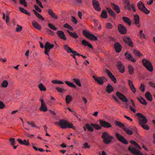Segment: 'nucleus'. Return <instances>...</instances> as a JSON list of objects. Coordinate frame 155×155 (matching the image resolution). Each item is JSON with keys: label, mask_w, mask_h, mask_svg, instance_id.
<instances>
[{"label": "nucleus", "mask_w": 155, "mask_h": 155, "mask_svg": "<svg viewBox=\"0 0 155 155\" xmlns=\"http://www.w3.org/2000/svg\"><path fill=\"white\" fill-rule=\"evenodd\" d=\"M140 98L143 101L140 99L139 98H137V100L141 104L145 105H147V103L146 101L142 97H141Z\"/></svg>", "instance_id": "nucleus-35"}, {"label": "nucleus", "mask_w": 155, "mask_h": 155, "mask_svg": "<svg viewBox=\"0 0 155 155\" xmlns=\"http://www.w3.org/2000/svg\"><path fill=\"white\" fill-rule=\"evenodd\" d=\"M5 107V105L4 103L2 101H0V109H3Z\"/></svg>", "instance_id": "nucleus-60"}, {"label": "nucleus", "mask_w": 155, "mask_h": 155, "mask_svg": "<svg viewBox=\"0 0 155 155\" xmlns=\"http://www.w3.org/2000/svg\"><path fill=\"white\" fill-rule=\"evenodd\" d=\"M17 27L16 28V31L18 32H21L22 31L23 28L22 27L18 25H17Z\"/></svg>", "instance_id": "nucleus-53"}, {"label": "nucleus", "mask_w": 155, "mask_h": 155, "mask_svg": "<svg viewBox=\"0 0 155 155\" xmlns=\"http://www.w3.org/2000/svg\"><path fill=\"white\" fill-rule=\"evenodd\" d=\"M20 3L24 5V7L27 6V3L25 0H20Z\"/></svg>", "instance_id": "nucleus-56"}, {"label": "nucleus", "mask_w": 155, "mask_h": 155, "mask_svg": "<svg viewBox=\"0 0 155 155\" xmlns=\"http://www.w3.org/2000/svg\"><path fill=\"white\" fill-rule=\"evenodd\" d=\"M81 44L84 46H87L92 49H93V47L92 45L85 40H83L82 41Z\"/></svg>", "instance_id": "nucleus-23"}, {"label": "nucleus", "mask_w": 155, "mask_h": 155, "mask_svg": "<svg viewBox=\"0 0 155 155\" xmlns=\"http://www.w3.org/2000/svg\"><path fill=\"white\" fill-rule=\"evenodd\" d=\"M130 142L135 146L136 148L140 150L141 149V147H140L135 141L132 140L130 141Z\"/></svg>", "instance_id": "nucleus-39"}, {"label": "nucleus", "mask_w": 155, "mask_h": 155, "mask_svg": "<svg viewBox=\"0 0 155 155\" xmlns=\"http://www.w3.org/2000/svg\"><path fill=\"white\" fill-rule=\"evenodd\" d=\"M136 115L138 117L139 124L144 129L149 130L150 127L148 125L146 124L148 122V120L146 117L140 113H137Z\"/></svg>", "instance_id": "nucleus-1"}, {"label": "nucleus", "mask_w": 155, "mask_h": 155, "mask_svg": "<svg viewBox=\"0 0 155 155\" xmlns=\"http://www.w3.org/2000/svg\"><path fill=\"white\" fill-rule=\"evenodd\" d=\"M56 125H58L60 127L63 129H65L67 128L73 129L75 130H76V127L73 126V124L69 122L65 119H60L58 122H54Z\"/></svg>", "instance_id": "nucleus-2"}, {"label": "nucleus", "mask_w": 155, "mask_h": 155, "mask_svg": "<svg viewBox=\"0 0 155 155\" xmlns=\"http://www.w3.org/2000/svg\"><path fill=\"white\" fill-rule=\"evenodd\" d=\"M99 123L100 125L104 128H109L112 127V125L110 123L102 120H100Z\"/></svg>", "instance_id": "nucleus-11"}, {"label": "nucleus", "mask_w": 155, "mask_h": 155, "mask_svg": "<svg viewBox=\"0 0 155 155\" xmlns=\"http://www.w3.org/2000/svg\"><path fill=\"white\" fill-rule=\"evenodd\" d=\"M72 100L71 96L69 95H67L65 98V100L67 104H69Z\"/></svg>", "instance_id": "nucleus-40"}, {"label": "nucleus", "mask_w": 155, "mask_h": 155, "mask_svg": "<svg viewBox=\"0 0 155 155\" xmlns=\"http://www.w3.org/2000/svg\"><path fill=\"white\" fill-rule=\"evenodd\" d=\"M145 87L144 84H142L140 86L139 89L141 92H144L145 90Z\"/></svg>", "instance_id": "nucleus-55"}, {"label": "nucleus", "mask_w": 155, "mask_h": 155, "mask_svg": "<svg viewBox=\"0 0 155 155\" xmlns=\"http://www.w3.org/2000/svg\"><path fill=\"white\" fill-rule=\"evenodd\" d=\"M40 101L41 102V106L39 108V110L41 111L46 112L48 110V108L44 102V99L40 98Z\"/></svg>", "instance_id": "nucleus-10"}, {"label": "nucleus", "mask_w": 155, "mask_h": 155, "mask_svg": "<svg viewBox=\"0 0 155 155\" xmlns=\"http://www.w3.org/2000/svg\"><path fill=\"white\" fill-rule=\"evenodd\" d=\"M128 72L130 74L132 75L134 74V69L131 65L128 66Z\"/></svg>", "instance_id": "nucleus-42"}, {"label": "nucleus", "mask_w": 155, "mask_h": 155, "mask_svg": "<svg viewBox=\"0 0 155 155\" xmlns=\"http://www.w3.org/2000/svg\"><path fill=\"white\" fill-rule=\"evenodd\" d=\"M133 52L134 54L137 56L138 57H141L142 56V54H141L140 52L138 51L136 49H134L133 50Z\"/></svg>", "instance_id": "nucleus-48"}, {"label": "nucleus", "mask_w": 155, "mask_h": 155, "mask_svg": "<svg viewBox=\"0 0 155 155\" xmlns=\"http://www.w3.org/2000/svg\"><path fill=\"white\" fill-rule=\"evenodd\" d=\"M117 69L121 73H123L124 72L125 67L121 61L118 62L117 65Z\"/></svg>", "instance_id": "nucleus-20"}, {"label": "nucleus", "mask_w": 155, "mask_h": 155, "mask_svg": "<svg viewBox=\"0 0 155 155\" xmlns=\"http://www.w3.org/2000/svg\"><path fill=\"white\" fill-rule=\"evenodd\" d=\"M8 84V82L7 80H4L2 83L1 86L3 87H7Z\"/></svg>", "instance_id": "nucleus-49"}, {"label": "nucleus", "mask_w": 155, "mask_h": 155, "mask_svg": "<svg viewBox=\"0 0 155 155\" xmlns=\"http://www.w3.org/2000/svg\"><path fill=\"white\" fill-rule=\"evenodd\" d=\"M54 46L53 44H50L48 42H47L45 45V54L49 56V53L51 49L53 48Z\"/></svg>", "instance_id": "nucleus-8"}, {"label": "nucleus", "mask_w": 155, "mask_h": 155, "mask_svg": "<svg viewBox=\"0 0 155 155\" xmlns=\"http://www.w3.org/2000/svg\"><path fill=\"white\" fill-rule=\"evenodd\" d=\"M57 35L59 38L64 40L66 41L67 38L64 32L62 31H58L57 32Z\"/></svg>", "instance_id": "nucleus-19"}, {"label": "nucleus", "mask_w": 155, "mask_h": 155, "mask_svg": "<svg viewBox=\"0 0 155 155\" xmlns=\"http://www.w3.org/2000/svg\"><path fill=\"white\" fill-rule=\"evenodd\" d=\"M114 47L115 51L117 53L120 52L122 48L121 45L118 42L114 44Z\"/></svg>", "instance_id": "nucleus-18"}, {"label": "nucleus", "mask_w": 155, "mask_h": 155, "mask_svg": "<svg viewBox=\"0 0 155 155\" xmlns=\"http://www.w3.org/2000/svg\"><path fill=\"white\" fill-rule=\"evenodd\" d=\"M137 6L139 9L146 14L150 13V11L147 9L142 1H140L137 3Z\"/></svg>", "instance_id": "nucleus-5"}, {"label": "nucleus", "mask_w": 155, "mask_h": 155, "mask_svg": "<svg viewBox=\"0 0 155 155\" xmlns=\"http://www.w3.org/2000/svg\"><path fill=\"white\" fill-rule=\"evenodd\" d=\"M117 139L120 142L125 144H127L128 143V142L126 139L122 135H120V134L116 133L115 134Z\"/></svg>", "instance_id": "nucleus-9"}, {"label": "nucleus", "mask_w": 155, "mask_h": 155, "mask_svg": "<svg viewBox=\"0 0 155 155\" xmlns=\"http://www.w3.org/2000/svg\"><path fill=\"white\" fill-rule=\"evenodd\" d=\"M47 31L49 33V35H51V36H54V32L49 29H47Z\"/></svg>", "instance_id": "nucleus-61"}, {"label": "nucleus", "mask_w": 155, "mask_h": 155, "mask_svg": "<svg viewBox=\"0 0 155 155\" xmlns=\"http://www.w3.org/2000/svg\"><path fill=\"white\" fill-rule=\"evenodd\" d=\"M128 150L130 151L132 153L134 154V155L137 154L139 151V150L136 149L135 147H134L133 148H131L130 146L129 147Z\"/></svg>", "instance_id": "nucleus-30"}, {"label": "nucleus", "mask_w": 155, "mask_h": 155, "mask_svg": "<svg viewBox=\"0 0 155 155\" xmlns=\"http://www.w3.org/2000/svg\"><path fill=\"white\" fill-rule=\"evenodd\" d=\"M101 16L103 18H107V12L105 10H104L101 13Z\"/></svg>", "instance_id": "nucleus-44"}, {"label": "nucleus", "mask_w": 155, "mask_h": 155, "mask_svg": "<svg viewBox=\"0 0 155 155\" xmlns=\"http://www.w3.org/2000/svg\"><path fill=\"white\" fill-rule=\"evenodd\" d=\"M27 123L28 124L31 125L32 127H36L38 128V127L37 126L34 124V123L32 121L30 122L28 121H27Z\"/></svg>", "instance_id": "nucleus-58"}, {"label": "nucleus", "mask_w": 155, "mask_h": 155, "mask_svg": "<svg viewBox=\"0 0 155 155\" xmlns=\"http://www.w3.org/2000/svg\"><path fill=\"white\" fill-rule=\"evenodd\" d=\"M92 5L94 9L98 11H100L101 9L99 3L96 0H93L92 1Z\"/></svg>", "instance_id": "nucleus-15"}, {"label": "nucleus", "mask_w": 155, "mask_h": 155, "mask_svg": "<svg viewBox=\"0 0 155 155\" xmlns=\"http://www.w3.org/2000/svg\"><path fill=\"white\" fill-rule=\"evenodd\" d=\"M93 78L97 83L100 85L103 84L104 81H107V79L104 76L97 77L95 76H93Z\"/></svg>", "instance_id": "nucleus-7"}, {"label": "nucleus", "mask_w": 155, "mask_h": 155, "mask_svg": "<svg viewBox=\"0 0 155 155\" xmlns=\"http://www.w3.org/2000/svg\"><path fill=\"white\" fill-rule=\"evenodd\" d=\"M48 14L53 18L58 19V16L55 13H54L53 10L51 9H48Z\"/></svg>", "instance_id": "nucleus-22"}, {"label": "nucleus", "mask_w": 155, "mask_h": 155, "mask_svg": "<svg viewBox=\"0 0 155 155\" xmlns=\"http://www.w3.org/2000/svg\"><path fill=\"white\" fill-rule=\"evenodd\" d=\"M105 72L107 74L108 76L111 79V80L113 81L114 83H116V78L109 70L107 69H105Z\"/></svg>", "instance_id": "nucleus-13"}, {"label": "nucleus", "mask_w": 155, "mask_h": 155, "mask_svg": "<svg viewBox=\"0 0 155 155\" xmlns=\"http://www.w3.org/2000/svg\"><path fill=\"white\" fill-rule=\"evenodd\" d=\"M17 140L21 144L27 146H29L30 145L28 140H24L23 141H22L21 139H17Z\"/></svg>", "instance_id": "nucleus-21"}, {"label": "nucleus", "mask_w": 155, "mask_h": 155, "mask_svg": "<svg viewBox=\"0 0 155 155\" xmlns=\"http://www.w3.org/2000/svg\"><path fill=\"white\" fill-rule=\"evenodd\" d=\"M65 82L66 84L71 87H74V88H76L77 86L73 83L68 81H65Z\"/></svg>", "instance_id": "nucleus-41"}, {"label": "nucleus", "mask_w": 155, "mask_h": 155, "mask_svg": "<svg viewBox=\"0 0 155 155\" xmlns=\"http://www.w3.org/2000/svg\"><path fill=\"white\" fill-rule=\"evenodd\" d=\"M123 41L131 47H134L133 43L130 38L127 36H125L123 38Z\"/></svg>", "instance_id": "nucleus-12"}, {"label": "nucleus", "mask_w": 155, "mask_h": 155, "mask_svg": "<svg viewBox=\"0 0 155 155\" xmlns=\"http://www.w3.org/2000/svg\"><path fill=\"white\" fill-rule=\"evenodd\" d=\"M67 31L71 36L74 38H77L79 37L78 36L75 32H72L70 31L69 30H67Z\"/></svg>", "instance_id": "nucleus-29"}, {"label": "nucleus", "mask_w": 155, "mask_h": 155, "mask_svg": "<svg viewBox=\"0 0 155 155\" xmlns=\"http://www.w3.org/2000/svg\"><path fill=\"white\" fill-rule=\"evenodd\" d=\"M105 27L107 29H110L112 28L113 25L110 23H107L106 24Z\"/></svg>", "instance_id": "nucleus-52"}, {"label": "nucleus", "mask_w": 155, "mask_h": 155, "mask_svg": "<svg viewBox=\"0 0 155 155\" xmlns=\"http://www.w3.org/2000/svg\"><path fill=\"white\" fill-rule=\"evenodd\" d=\"M48 26L51 29L53 30L56 31L58 29L57 28L51 23H49L48 24Z\"/></svg>", "instance_id": "nucleus-51"}, {"label": "nucleus", "mask_w": 155, "mask_h": 155, "mask_svg": "<svg viewBox=\"0 0 155 155\" xmlns=\"http://www.w3.org/2000/svg\"><path fill=\"white\" fill-rule=\"evenodd\" d=\"M85 126L88 131L93 132L94 131V129L93 127L90 126L89 124H86Z\"/></svg>", "instance_id": "nucleus-47"}, {"label": "nucleus", "mask_w": 155, "mask_h": 155, "mask_svg": "<svg viewBox=\"0 0 155 155\" xmlns=\"http://www.w3.org/2000/svg\"><path fill=\"white\" fill-rule=\"evenodd\" d=\"M114 123L115 125L118 126L120 127H122L123 128L125 127L124 124L120 122L117 121V120H115Z\"/></svg>", "instance_id": "nucleus-38"}, {"label": "nucleus", "mask_w": 155, "mask_h": 155, "mask_svg": "<svg viewBox=\"0 0 155 155\" xmlns=\"http://www.w3.org/2000/svg\"><path fill=\"white\" fill-rule=\"evenodd\" d=\"M140 17L138 15H135L134 16V24L137 25L139 24Z\"/></svg>", "instance_id": "nucleus-31"}, {"label": "nucleus", "mask_w": 155, "mask_h": 155, "mask_svg": "<svg viewBox=\"0 0 155 155\" xmlns=\"http://www.w3.org/2000/svg\"><path fill=\"white\" fill-rule=\"evenodd\" d=\"M143 66L150 72H152L153 70V65L150 61L143 59L142 61Z\"/></svg>", "instance_id": "nucleus-4"}, {"label": "nucleus", "mask_w": 155, "mask_h": 155, "mask_svg": "<svg viewBox=\"0 0 155 155\" xmlns=\"http://www.w3.org/2000/svg\"><path fill=\"white\" fill-rule=\"evenodd\" d=\"M122 18L124 22L129 25L130 26L131 25V21L129 18L126 17H123Z\"/></svg>", "instance_id": "nucleus-33"}, {"label": "nucleus", "mask_w": 155, "mask_h": 155, "mask_svg": "<svg viewBox=\"0 0 155 155\" xmlns=\"http://www.w3.org/2000/svg\"><path fill=\"white\" fill-rule=\"evenodd\" d=\"M106 9L110 15L114 18L116 16V13L110 8H107Z\"/></svg>", "instance_id": "nucleus-28"}, {"label": "nucleus", "mask_w": 155, "mask_h": 155, "mask_svg": "<svg viewBox=\"0 0 155 155\" xmlns=\"http://www.w3.org/2000/svg\"><path fill=\"white\" fill-rule=\"evenodd\" d=\"M115 7H113V9L117 13H119L120 12V10L119 7L117 5H115Z\"/></svg>", "instance_id": "nucleus-50"}, {"label": "nucleus", "mask_w": 155, "mask_h": 155, "mask_svg": "<svg viewBox=\"0 0 155 155\" xmlns=\"http://www.w3.org/2000/svg\"><path fill=\"white\" fill-rule=\"evenodd\" d=\"M83 34L88 39L92 41H97V38L94 35L90 33L86 30H84L82 32Z\"/></svg>", "instance_id": "nucleus-6"}, {"label": "nucleus", "mask_w": 155, "mask_h": 155, "mask_svg": "<svg viewBox=\"0 0 155 155\" xmlns=\"http://www.w3.org/2000/svg\"><path fill=\"white\" fill-rule=\"evenodd\" d=\"M145 96L147 100L150 101H152V96L149 91H147L145 94Z\"/></svg>", "instance_id": "nucleus-27"}, {"label": "nucleus", "mask_w": 155, "mask_h": 155, "mask_svg": "<svg viewBox=\"0 0 155 155\" xmlns=\"http://www.w3.org/2000/svg\"><path fill=\"white\" fill-rule=\"evenodd\" d=\"M118 28L119 32L123 35H125L127 33V30L125 27L121 24H119L118 25Z\"/></svg>", "instance_id": "nucleus-17"}, {"label": "nucleus", "mask_w": 155, "mask_h": 155, "mask_svg": "<svg viewBox=\"0 0 155 155\" xmlns=\"http://www.w3.org/2000/svg\"><path fill=\"white\" fill-rule=\"evenodd\" d=\"M20 10L22 12L25 13L26 14L28 15L29 16L31 15V14L29 12H28L27 10L24 9V8L19 7V8Z\"/></svg>", "instance_id": "nucleus-46"}, {"label": "nucleus", "mask_w": 155, "mask_h": 155, "mask_svg": "<svg viewBox=\"0 0 155 155\" xmlns=\"http://www.w3.org/2000/svg\"><path fill=\"white\" fill-rule=\"evenodd\" d=\"M38 87L40 91H46V89L42 83H40L38 85Z\"/></svg>", "instance_id": "nucleus-36"}, {"label": "nucleus", "mask_w": 155, "mask_h": 155, "mask_svg": "<svg viewBox=\"0 0 155 155\" xmlns=\"http://www.w3.org/2000/svg\"><path fill=\"white\" fill-rule=\"evenodd\" d=\"M112 97L114 99V100L116 102H117L119 104H120V102L118 99V98L114 95H112Z\"/></svg>", "instance_id": "nucleus-62"}, {"label": "nucleus", "mask_w": 155, "mask_h": 155, "mask_svg": "<svg viewBox=\"0 0 155 155\" xmlns=\"http://www.w3.org/2000/svg\"><path fill=\"white\" fill-rule=\"evenodd\" d=\"M72 20L71 21L74 22V23L76 24L77 23V21L76 19L73 16L71 17Z\"/></svg>", "instance_id": "nucleus-64"}, {"label": "nucleus", "mask_w": 155, "mask_h": 155, "mask_svg": "<svg viewBox=\"0 0 155 155\" xmlns=\"http://www.w3.org/2000/svg\"><path fill=\"white\" fill-rule=\"evenodd\" d=\"M123 130L126 132V133L129 135H131L133 134L132 132L130 129L127 128L125 127L123 128Z\"/></svg>", "instance_id": "nucleus-43"}, {"label": "nucleus", "mask_w": 155, "mask_h": 155, "mask_svg": "<svg viewBox=\"0 0 155 155\" xmlns=\"http://www.w3.org/2000/svg\"><path fill=\"white\" fill-rule=\"evenodd\" d=\"M103 139V142L106 144H109L112 142V140L114 139V137L109 135V133L106 132H104L102 133L101 136Z\"/></svg>", "instance_id": "nucleus-3"}, {"label": "nucleus", "mask_w": 155, "mask_h": 155, "mask_svg": "<svg viewBox=\"0 0 155 155\" xmlns=\"http://www.w3.org/2000/svg\"><path fill=\"white\" fill-rule=\"evenodd\" d=\"M125 58L127 60L131 61L133 62H135L136 61L134 58H133L132 54L129 53L128 52H126L124 54Z\"/></svg>", "instance_id": "nucleus-16"}, {"label": "nucleus", "mask_w": 155, "mask_h": 155, "mask_svg": "<svg viewBox=\"0 0 155 155\" xmlns=\"http://www.w3.org/2000/svg\"><path fill=\"white\" fill-rule=\"evenodd\" d=\"M91 125L93 126L96 130H99L101 129V126L98 124L91 123Z\"/></svg>", "instance_id": "nucleus-37"}, {"label": "nucleus", "mask_w": 155, "mask_h": 155, "mask_svg": "<svg viewBox=\"0 0 155 155\" xmlns=\"http://www.w3.org/2000/svg\"><path fill=\"white\" fill-rule=\"evenodd\" d=\"M64 48L68 53H73L74 51L72 50L71 48H70L68 45L66 44L64 45Z\"/></svg>", "instance_id": "nucleus-26"}, {"label": "nucleus", "mask_w": 155, "mask_h": 155, "mask_svg": "<svg viewBox=\"0 0 155 155\" xmlns=\"http://www.w3.org/2000/svg\"><path fill=\"white\" fill-rule=\"evenodd\" d=\"M55 89L61 93H63L64 91H66L65 90L63 89L62 88L59 87H55Z\"/></svg>", "instance_id": "nucleus-54"}, {"label": "nucleus", "mask_w": 155, "mask_h": 155, "mask_svg": "<svg viewBox=\"0 0 155 155\" xmlns=\"http://www.w3.org/2000/svg\"><path fill=\"white\" fill-rule=\"evenodd\" d=\"M33 26L36 29L38 30H40L41 29V26L36 22L33 21L32 22Z\"/></svg>", "instance_id": "nucleus-34"}, {"label": "nucleus", "mask_w": 155, "mask_h": 155, "mask_svg": "<svg viewBox=\"0 0 155 155\" xmlns=\"http://www.w3.org/2000/svg\"><path fill=\"white\" fill-rule=\"evenodd\" d=\"M33 12L38 18L41 19L42 20H45L44 18L38 12L35 10L34 9L33 10Z\"/></svg>", "instance_id": "nucleus-32"}, {"label": "nucleus", "mask_w": 155, "mask_h": 155, "mask_svg": "<svg viewBox=\"0 0 155 155\" xmlns=\"http://www.w3.org/2000/svg\"><path fill=\"white\" fill-rule=\"evenodd\" d=\"M36 0V3L37 4H38V5L41 8H43V6L42 5L40 1H39V0Z\"/></svg>", "instance_id": "nucleus-63"}, {"label": "nucleus", "mask_w": 155, "mask_h": 155, "mask_svg": "<svg viewBox=\"0 0 155 155\" xmlns=\"http://www.w3.org/2000/svg\"><path fill=\"white\" fill-rule=\"evenodd\" d=\"M73 81L78 86L80 87L81 86V84L79 79L74 78L73 79Z\"/></svg>", "instance_id": "nucleus-45"}, {"label": "nucleus", "mask_w": 155, "mask_h": 155, "mask_svg": "<svg viewBox=\"0 0 155 155\" xmlns=\"http://www.w3.org/2000/svg\"><path fill=\"white\" fill-rule=\"evenodd\" d=\"M106 90L107 93L109 94L111 93L113 91H114V88L110 84H108L106 87Z\"/></svg>", "instance_id": "nucleus-25"}, {"label": "nucleus", "mask_w": 155, "mask_h": 155, "mask_svg": "<svg viewBox=\"0 0 155 155\" xmlns=\"http://www.w3.org/2000/svg\"><path fill=\"white\" fill-rule=\"evenodd\" d=\"M34 7L35 9L39 12H41V9L39 8V7L36 5H34Z\"/></svg>", "instance_id": "nucleus-59"}, {"label": "nucleus", "mask_w": 155, "mask_h": 155, "mask_svg": "<svg viewBox=\"0 0 155 155\" xmlns=\"http://www.w3.org/2000/svg\"><path fill=\"white\" fill-rule=\"evenodd\" d=\"M116 95L117 97L123 101L127 102L128 100L126 97L122 93L119 92L117 91L116 92Z\"/></svg>", "instance_id": "nucleus-14"}, {"label": "nucleus", "mask_w": 155, "mask_h": 155, "mask_svg": "<svg viewBox=\"0 0 155 155\" xmlns=\"http://www.w3.org/2000/svg\"><path fill=\"white\" fill-rule=\"evenodd\" d=\"M128 82L130 88L133 93H135L136 91V90L132 81L130 80H128Z\"/></svg>", "instance_id": "nucleus-24"}, {"label": "nucleus", "mask_w": 155, "mask_h": 155, "mask_svg": "<svg viewBox=\"0 0 155 155\" xmlns=\"http://www.w3.org/2000/svg\"><path fill=\"white\" fill-rule=\"evenodd\" d=\"M9 141L11 142V144L12 146H13L15 143V139L14 138H10Z\"/></svg>", "instance_id": "nucleus-57"}]
</instances>
